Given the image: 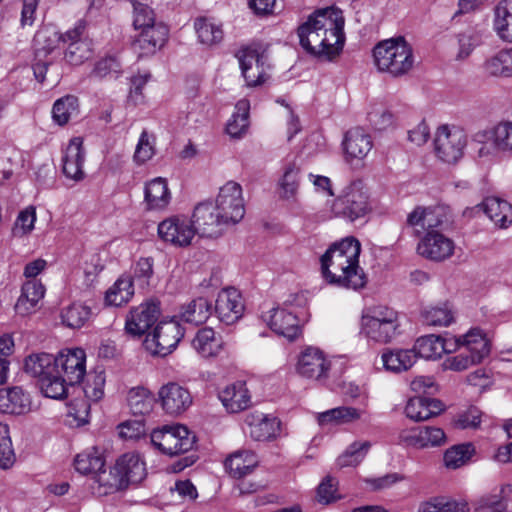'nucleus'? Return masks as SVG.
Instances as JSON below:
<instances>
[{
  "instance_id": "f257e3e1",
  "label": "nucleus",
  "mask_w": 512,
  "mask_h": 512,
  "mask_svg": "<svg viewBox=\"0 0 512 512\" xmlns=\"http://www.w3.org/2000/svg\"><path fill=\"white\" fill-rule=\"evenodd\" d=\"M344 23L345 19L339 8L318 9L298 27L299 43L308 54L332 61L344 47Z\"/></svg>"
},
{
  "instance_id": "f03ea898",
  "label": "nucleus",
  "mask_w": 512,
  "mask_h": 512,
  "mask_svg": "<svg viewBox=\"0 0 512 512\" xmlns=\"http://www.w3.org/2000/svg\"><path fill=\"white\" fill-rule=\"evenodd\" d=\"M441 343L443 354L459 351L456 356L449 357L444 362L445 367L453 371L466 370L480 363L490 353V341L478 328H472L458 337H441Z\"/></svg>"
},
{
  "instance_id": "7ed1b4c3",
  "label": "nucleus",
  "mask_w": 512,
  "mask_h": 512,
  "mask_svg": "<svg viewBox=\"0 0 512 512\" xmlns=\"http://www.w3.org/2000/svg\"><path fill=\"white\" fill-rule=\"evenodd\" d=\"M374 63L394 77L408 73L414 64L413 50L403 37L379 42L373 49Z\"/></svg>"
},
{
  "instance_id": "20e7f679",
  "label": "nucleus",
  "mask_w": 512,
  "mask_h": 512,
  "mask_svg": "<svg viewBox=\"0 0 512 512\" xmlns=\"http://www.w3.org/2000/svg\"><path fill=\"white\" fill-rule=\"evenodd\" d=\"M146 477V466L140 455L130 452L122 455L108 473V479L100 476V485L121 490L129 484H138Z\"/></svg>"
},
{
  "instance_id": "39448f33",
  "label": "nucleus",
  "mask_w": 512,
  "mask_h": 512,
  "mask_svg": "<svg viewBox=\"0 0 512 512\" xmlns=\"http://www.w3.org/2000/svg\"><path fill=\"white\" fill-rule=\"evenodd\" d=\"M399 327L397 312L384 306H376L362 316V332L379 343L390 342Z\"/></svg>"
},
{
  "instance_id": "423d86ee",
  "label": "nucleus",
  "mask_w": 512,
  "mask_h": 512,
  "mask_svg": "<svg viewBox=\"0 0 512 512\" xmlns=\"http://www.w3.org/2000/svg\"><path fill=\"white\" fill-rule=\"evenodd\" d=\"M332 212L350 221L362 218L371 211L368 190L360 180L345 187L333 201Z\"/></svg>"
},
{
  "instance_id": "0eeeda50",
  "label": "nucleus",
  "mask_w": 512,
  "mask_h": 512,
  "mask_svg": "<svg viewBox=\"0 0 512 512\" xmlns=\"http://www.w3.org/2000/svg\"><path fill=\"white\" fill-rule=\"evenodd\" d=\"M151 442L163 454L175 456L190 451L196 436L183 425L164 426L151 433Z\"/></svg>"
},
{
  "instance_id": "6e6552de",
  "label": "nucleus",
  "mask_w": 512,
  "mask_h": 512,
  "mask_svg": "<svg viewBox=\"0 0 512 512\" xmlns=\"http://www.w3.org/2000/svg\"><path fill=\"white\" fill-rule=\"evenodd\" d=\"M467 145L465 132L456 126L442 125L437 129L434 139L436 156L445 163L454 164L463 156Z\"/></svg>"
},
{
  "instance_id": "1a4fd4ad",
  "label": "nucleus",
  "mask_w": 512,
  "mask_h": 512,
  "mask_svg": "<svg viewBox=\"0 0 512 512\" xmlns=\"http://www.w3.org/2000/svg\"><path fill=\"white\" fill-rule=\"evenodd\" d=\"M321 272L325 281L336 287L360 290L367 284V275L359 262L321 264Z\"/></svg>"
},
{
  "instance_id": "9d476101",
  "label": "nucleus",
  "mask_w": 512,
  "mask_h": 512,
  "mask_svg": "<svg viewBox=\"0 0 512 512\" xmlns=\"http://www.w3.org/2000/svg\"><path fill=\"white\" fill-rule=\"evenodd\" d=\"M183 336L184 332L178 321H161L153 333L146 336L143 345L152 355L164 357L176 348Z\"/></svg>"
},
{
  "instance_id": "9b49d317",
  "label": "nucleus",
  "mask_w": 512,
  "mask_h": 512,
  "mask_svg": "<svg viewBox=\"0 0 512 512\" xmlns=\"http://www.w3.org/2000/svg\"><path fill=\"white\" fill-rule=\"evenodd\" d=\"M214 206L224 223H238L245 215L241 185L234 181L226 182L220 187Z\"/></svg>"
},
{
  "instance_id": "f8f14e48",
  "label": "nucleus",
  "mask_w": 512,
  "mask_h": 512,
  "mask_svg": "<svg viewBox=\"0 0 512 512\" xmlns=\"http://www.w3.org/2000/svg\"><path fill=\"white\" fill-rule=\"evenodd\" d=\"M330 369V360L316 347H307L298 356L296 372L303 378L321 382L328 378Z\"/></svg>"
},
{
  "instance_id": "ddd939ff",
  "label": "nucleus",
  "mask_w": 512,
  "mask_h": 512,
  "mask_svg": "<svg viewBox=\"0 0 512 512\" xmlns=\"http://www.w3.org/2000/svg\"><path fill=\"white\" fill-rule=\"evenodd\" d=\"M158 235L176 247H188L192 244L196 229L188 218L172 216L159 223Z\"/></svg>"
},
{
  "instance_id": "4468645a",
  "label": "nucleus",
  "mask_w": 512,
  "mask_h": 512,
  "mask_svg": "<svg viewBox=\"0 0 512 512\" xmlns=\"http://www.w3.org/2000/svg\"><path fill=\"white\" fill-rule=\"evenodd\" d=\"M84 30L85 26L78 23L60 37L65 47L64 59L70 65H81L92 56L91 44L83 38Z\"/></svg>"
},
{
  "instance_id": "2eb2a0df",
  "label": "nucleus",
  "mask_w": 512,
  "mask_h": 512,
  "mask_svg": "<svg viewBox=\"0 0 512 512\" xmlns=\"http://www.w3.org/2000/svg\"><path fill=\"white\" fill-rule=\"evenodd\" d=\"M55 364L70 386L79 384L86 375V354L81 348L61 351L55 357Z\"/></svg>"
},
{
  "instance_id": "dca6fc26",
  "label": "nucleus",
  "mask_w": 512,
  "mask_h": 512,
  "mask_svg": "<svg viewBox=\"0 0 512 512\" xmlns=\"http://www.w3.org/2000/svg\"><path fill=\"white\" fill-rule=\"evenodd\" d=\"M158 397L163 410L172 416L182 414L193 402L190 391L175 382L163 385L158 391Z\"/></svg>"
},
{
  "instance_id": "f3484780",
  "label": "nucleus",
  "mask_w": 512,
  "mask_h": 512,
  "mask_svg": "<svg viewBox=\"0 0 512 512\" xmlns=\"http://www.w3.org/2000/svg\"><path fill=\"white\" fill-rule=\"evenodd\" d=\"M196 229V234L202 237H215L220 233V227L227 225L224 219L211 202L199 203L195 208L190 220Z\"/></svg>"
},
{
  "instance_id": "a211bd4d",
  "label": "nucleus",
  "mask_w": 512,
  "mask_h": 512,
  "mask_svg": "<svg viewBox=\"0 0 512 512\" xmlns=\"http://www.w3.org/2000/svg\"><path fill=\"white\" fill-rule=\"evenodd\" d=\"M454 249V241L440 232L426 233L417 246L419 255L436 262L451 257Z\"/></svg>"
},
{
  "instance_id": "6ab92c4d",
  "label": "nucleus",
  "mask_w": 512,
  "mask_h": 512,
  "mask_svg": "<svg viewBox=\"0 0 512 512\" xmlns=\"http://www.w3.org/2000/svg\"><path fill=\"white\" fill-rule=\"evenodd\" d=\"M160 309L157 303L147 302L132 309L126 317L125 331L133 337H140L157 321Z\"/></svg>"
},
{
  "instance_id": "aec40b11",
  "label": "nucleus",
  "mask_w": 512,
  "mask_h": 512,
  "mask_svg": "<svg viewBox=\"0 0 512 512\" xmlns=\"http://www.w3.org/2000/svg\"><path fill=\"white\" fill-rule=\"evenodd\" d=\"M167 37L168 27L162 22H158L135 36L131 44L132 49L140 57L153 55L164 46Z\"/></svg>"
},
{
  "instance_id": "412c9836",
  "label": "nucleus",
  "mask_w": 512,
  "mask_h": 512,
  "mask_svg": "<svg viewBox=\"0 0 512 512\" xmlns=\"http://www.w3.org/2000/svg\"><path fill=\"white\" fill-rule=\"evenodd\" d=\"M244 308L239 291L235 288H227L219 292L214 311L221 322L231 325L242 317Z\"/></svg>"
},
{
  "instance_id": "4be33fe9",
  "label": "nucleus",
  "mask_w": 512,
  "mask_h": 512,
  "mask_svg": "<svg viewBox=\"0 0 512 512\" xmlns=\"http://www.w3.org/2000/svg\"><path fill=\"white\" fill-rule=\"evenodd\" d=\"M360 252L361 244L359 240L350 236L333 243L322 255L320 262L324 265L331 263H355L359 262Z\"/></svg>"
},
{
  "instance_id": "5701e85b",
  "label": "nucleus",
  "mask_w": 512,
  "mask_h": 512,
  "mask_svg": "<svg viewBox=\"0 0 512 512\" xmlns=\"http://www.w3.org/2000/svg\"><path fill=\"white\" fill-rule=\"evenodd\" d=\"M85 161V151L83 140L80 137H74L70 140L62 157V171L64 175L76 182L85 178L83 164Z\"/></svg>"
},
{
  "instance_id": "b1692460",
  "label": "nucleus",
  "mask_w": 512,
  "mask_h": 512,
  "mask_svg": "<svg viewBox=\"0 0 512 512\" xmlns=\"http://www.w3.org/2000/svg\"><path fill=\"white\" fill-rule=\"evenodd\" d=\"M245 423L249 427V435L255 441H269L280 434L281 422L277 417L263 413L247 415Z\"/></svg>"
},
{
  "instance_id": "393cba45",
  "label": "nucleus",
  "mask_w": 512,
  "mask_h": 512,
  "mask_svg": "<svg viewBox=\"0 0 512 512\" xmlns=\"http://www.w3.org/2000/svg\"><path fill=\"white\" fill-rule=\"evenodd\" d=\"M242 74L247 82L248 86H256L262 84L264 79L263 72V56L255 49L244 48L241 49L237 54Z\"/></svg>"
},
{
  "instance_id": "a878e982",
  "label": "nucleus",
  "mask_w": 512,
  "mask_h": 512,
  "mask_svg": "<svg viewBox=\"0 0 512 512\" xmlns=\"http://www.w3.org/2000/svg\"><path fill=\"white\" fill-rule=\"evenodd\" d=\"M219 399L230 413H238L247 409L251 403V395L246 383L237 381L227 385L219 392Z\"/></svg>"
},
{
  "instance_id": "bb28decb",
  "label": "nucleus",
  "mask_w": 512,
  "mask_h": 512,
  "mask_svg": "<svg viewBox=\"0 0 512 512\" xmlns=\"http://www.w3.org/2000/svg\"><path fill=\"white\" fill-rule=\"evenodd\" d=\"M270 328L289 340H294L301 333L298 317L286 309H273L269 317Z\"/></svg>"
},
{
  "instance_id": "cd10ccee",
  "label": "nucleus",
  "mask_w": 512,
  "mask_h": 512,
  "mask_svg": "<svg viewBox=\"0 0 512 512\" xmlns=\"http://www.w3.org/2000/svg\"><path fill=\"white\" fill-rule=\"evenodd\" d=\"M444 410L443 403L434 398L413 397L405 407L406 416L414 421L427 420Z\"/></svg>"
},
{
  "instance_id": "c85d7f7f",
  "label": "nucleus",
  "mask_w": 512,
  "mask_h": 512,
  "mask_svg": "<svg viewBox=\"0 0 512 512\" xmlns=\"http://www.w3.org/2000/svg\"><path fill=\"white\" fill-rule=\"evenodd\" d=\"M171 200V193L164 178L149 181L144 190V203L147 210H163Z\"/></svg>"
},
{
  "instance_id": "c756f323",
  "label": "nucleus",
  "mask_w": 512,
  "mask_h": 512,
  "mask_svg": "<svg viewBox=\"0 0 512 512\" xmlns=\"http://www.w3.org/2000/svg\"><path fill=\"white\" fill-rule=\"evenodd\" d=\"M30 397L21 387L0 389V412L24 414L30 409Z\"/></svg>"
},
{
  "instance_id": "7c9ffc66",
  "label": "nucleus",
  "mask_w": 512,
  "mask_h": 512,
  "mask_svg": "<svg viewBox=\"0 0 512 512\" xmlns=\"http://www.w3.org/2000/svg\"><path fill=\"white\" fill-rule=\"evenodd\" d=\"M74 466L79 473L92 475L99 484L100 476L108 479V474L104 469L105 461L95 448L79 453L74 460Z\"/></svg>"
},
{
  "instance_id": "2f4dec72",
  "label": "nucleus",
  "mask_w": 512,
  "mask_h": 512,
  "mask_svg": "<svg viewBox=\"0 0 512 512\" xmlns=\"http://www.w3.org/2000/svg\"><path fill=\"white\" fill-rule=\"evenodd\" d=\"M343 145L346 154L356 159L364 158L373 146L370 135L359 128L352 129L346 133Z\"/></svg>"
},
{
  "instance_id": "473e14b6",
  "label": "nucleus",
  "mask_w": 512,
  "mask_h": 512,
  "mask_svg": "<svg viewBox=\"0 0 512 512\" xmlns=\"http://www.w3.org/2000/svg\"><path fill=\"white\" fill-rule=\"evenodd\" d=\"M485 214L500 228L512 224V205L497 197H488L482 203Z\"/></svg>"
},
{
  "instance_id": "72a5a7b5",
  "label": "nucleus",
  "mask_w": 512,
  "mask_h": 512,
  "mask_svg": "<svg viewBox=\"0 0 512 512\" xmlns=\"http://www.w3.org/2000/svg\"><path fill=\"white\" fill-rule=\"evenodd\" d=\"M421 316L423 322L429 326H449L455 321V309L448 301L439 302L425 307Z\"/></svg>"
},
{
  "instance_id": "f704fd0d",
  "label": "nucleus",
  "mask_w": 512,
  "mask_h": 512,
  "mask_svg": "<svg viewBox=\"0 0 512 512\" xmlns=\"http://www.w3.org/2000/svg\"><path fill=\"white\" fill-rule=\"evenodd\" d=\"M381 359L387 371L400 373L407 371L415 364L416 354L412 349H394L385 351Z\"/></svg>"
},
{
  "instance_id": "c9c22d12",
  "label": "nucleus",
  "mask_w": 512,
  "mask_h": 512,
  "mask_svg": "<svg viewBox=\"0 0 512 512\" xmlns=\"http://www.w3.org/2000/svg\"><path fill=\"white\" fill-rule=\"evenodd\" d=\"M195 350L203 357L216 356L222 349V339L211 328L200 329L192 341Z\"/></svg>"
},
{
  "instance_id": "e433bc0d",
  "label": "nucleus",
  "mask_w": 512,
  "mask_h": 512,
  "mask_svg": "<svg viewBox=\"0 0 512 512\" xmlns=\"http://www.w3.org/2000/svg\"><path fill=\"white\" fill-rule=\"evenodd\" d=\"M257 465L253 452L238 451L230 455L225 461V467L234 478H241L251 473Z\"/></svg>"
},
{
  "instance_id": "4c0bfd02",
  "label": "nucleus",
  "mask_w": 512,
  "mask_h": 512,
  "mask_svg": "<svg viewBox=\"0 0 512 512\" xmlns=\"http://www.w3.org/2000/svg\"><path fill=\"white\" fill-rule=\"evenodd\" d=\"M24 368L28 374L39 379V384L45 376L58 371L55 357L47 353L30 355L25 360Z\"/></svg>"
},
{
  "instance_id": "58836bf2",
  "label": "nucleus",
  "mask_w": 512,
  "mask_h": 512,
  "mask_svg": "<svg viewBox=\"0 0 512 512\" xmlns=\"http://www.w3.org/2000/svg\"><path fill=\"white\" fill-rule=\"evenodd\" d=\"M212 311V303L205 297H198L183 307L181 317L185 322L199 325L209 319Z\"/></svg>"
},
{
  "instance_id": "ea45409f",
  "label": "nucleus",
  "mask_w": 512,
  "mask_h": 512,
  "mask_svg": "<svg viewBox=\"0 0 512 512\" xmlns=\"http://www.w3.org/2000/svg\"><path fill=\"white\" fill-rule=\"evenodd\" d=\"M235 109L236 112L226 125V131L231 137L240 138L249 126L250 103L247 99H241L237 102Z\"/></svg>"
},
{
  "instance_id": "a19ab883",
  "label": "nucleus",
  "mask_w": 512,
  "mask_h": 512,
  "mask_svg": "<svg viewBox=\"0 0 512 512\" xmlns=\"http://www.w3.org/2000/svg\"><path fill=\"white\" fill-rule=\"evenodd\" d=\"M494 28L503 40L512 42V0H502L496 6Z\"/></svg>"
},
{
  "instance_id": "79ce46f5",
  "label": "nucleus",
  "mask_w": 512,
  "mask_h": 512,
  "mask_svg": "<svg viewBox=\"0 0 512 512\" xmlns=\"http://www.w3.org/2000/svg\"><path fill=\"white\" fill-rule=\"evenodd\" d=\"M91 315L90 307L78 302L70 304L61 311L62 323L71 329L83 327Z\"/></svg>"
},
{
  "instance_id": "37998d69",
  "label": "nucleus",
  "mask_w": 512,
  "mask_h": 512,
  "mask_svg": "<svg viewBox=\"0 0 512 512\" xmlns=\"http://www.w3.org/2000/svg\"><path fill=\"white\" fill-rule=\"evenodd\" d=\"M134 294L133 279L130 276L120 277L106 292V302L109 305L121 306L127 303Z\"/></svg>"
},
{
  "instance_id": "c03bdc74",
  "label": "nucleus",
  "mask_w": 512,
  "mask_h": 512,
  "mask_svg": "<svg viewBox=\"0 0 512 512\" xmlns=\"http://www.w3.org/2000/svg\"><path fill=\"white\" fill-rule=\"evenodd\" d=\"M78 98L74 95H66L55 101L52 108V118L58 125L63 126L78 114Z\"/></svg>"
},
{
  "instance_id": "a18cd8bd",
  "label": "nucleus",
  "mask_w": 512,
  "mask_h": 512,
  "mask_svg": "<svg viewBox=\"0 0 512 512\" xmlns=\"http://www.w3.org/2000/svg\"><path fill=\"white\" fill-rule=\"evenodd\" d=\"M486 72L495 77H512V49L502 50L485 63Z\"/></svg>"
},
{
  "instance_id": "49530a36",
  "label": "nucleus",
  "mask_w": 512,
  "mask_h": 512,
  "mask_svg": "<svg viewBox=\"0 0 512 512\" xmlns=\"http://www.w3.org/2000/svg\"><path fill=\"white\" fill-rule=\"evenodd\" d=\"M127 402L132 414L143 416L152 410L154 399L146 388L135 387L128 392Z\"/></svg>"
},
{
  "instance_id": "de8ad7c7",
  "label": "nucleus",
  "mask_w": 512,
  "mask_h": 512,
  "mask_svg": "<svg viewBox=\"0 0 512 512\" xmlns=\"http://www.w3.org/2000/svg\"><path fill=\"white\" fill-rule=\"evenodd\" d=\"M443 346L441 336L427 335L416 340L412 350L415 351L416 359L418 357L425 359H436L443 355Z\"/></svg>"
},
{
  "instance_id": "09e8293b",
  "label": "nucleus",
  "mask_w": 512,
  "mask_h": 512,
  "mask_svg": "<svg viewBox=\"0 0 512 512\" xmlns=\"http://www.w3.org/2000/svg\"><path fill=\"white\" fill-rule=\"evenodd\" d=\"M42 393L52 399H62L68 394V386L66 378L60 374V370L45 376L39 384Z\"/></svg>"
},
{
  "instance_id": "8fccbe9b",
  "label": "nucleus",
  "mask_w": 512,
  "mask_h": 512,
  "mask_svg": "<svg viewBox=\"0 0 512 512\" xmlns=\"http://www.w3.org/2000/svg\"><path fill=\"white\" fill-rule=\"evenodd\" d=\"M457 53L456 60H464L470 56L473 50L480 45L481 35L473 27H467L456 34Z\"/></svg>"
},
{
  "instance_id": "3c124183",
  "label": "nucleus",
  "mask_w": 512,
  "mask_h": 512,
  "mask_svg": "<svg viewBox=\"0 0 512 512\" xmlns=\"http://www.w3.org/2000/svg\"><path fill=\"white\" fill-rule=\"evenodd\" d=\"M475 448L472 443H463L449 448L444 454V463L447 468L457 469L469 462Z\"/></svg>"
},
{
  "instance_id": "603ef678",
  "label": "nucleus",
  "mask_w": 512,
  "mask_h": 512,
  "mask_svg": "<svg viewBox=\"0 0 512 512\" xmlns=\"http://www.w3.org/2000/svg\"><path fill=\"white\" fill-rule=\"evenodd\" d=\"M195 29L200 42L206 45L219 43L223 38L221 26L206 18L197 19Z\"/></svg>"
},
{
  "instance_id": "864d4df0",
  "label": "nucleus",
  "mask_w": 512,
  "mask_h": 512,
  "mask_svg": "<svg viewBox=\"0 0 512 512\" xmlns=\"http://www.w3.org/2000/svg\"><path fill=\"white\" fill-rule=\"evenodd\" d=\"M370 447L371 443L369 441L352 443L348 449L338 457V466L343 468L358 465L364 459Z\"/></svg>"
},
{
  "instance_id": "5fc2aeb1",
  "label": "nucleus",
  "mask_w": 512,
  "mask_h": 512,
  "mask_svg": "<svg viewBox=\"0 0 512 512\" xmlns=\"http://www.w3.org/2000/svg\"><path fill=\"white\" fill-rule=\"evenodd\" d=\"M504 487H502L498 494H487L480 497L474 503L475 512H505L507 503L503 496Z\"/></svg>"
},
{
  "instance_id": "6e6d98bb",
  "label": "nucleus",
  "mask_w": 512,
  "mask_h": 512,
  "mask_svg": "<svg viewBox=\"0 0 512 512\" xmlns=\"http://www.w3.org/2000/svg\"><path fill=\"white\" fill-rule=\"evenodd\" d=\"M492 141L497 150L512 153V122H502L492 129Z\"/></svg>"
},
{
  "instance_id": "4d7b16f0",
  "label": "nucleus",
  "mask_w": 512,
  "mask_h": 512,
  "mask_svg": "<svg viewBox=\"0 0 512 512\" xmlns=\"http://www.w3.org/2000/svg\"><path fill=\"white\" fill-rule=\"evenodd\" d=\"M36 221L35 207L29 206L22 210L13 225L12 234L14 237L21 238L29 234L34 229Z\"/></svg>"
},
{
  "instance_id": "13d9d810",
  "label": "nucleus",
  "mask_w": 512,
  "mask_h": 512,
  "mask_svg": "<svg viewBox=\"0 0 512 512\" xmlns=\"http://www.w3.org/2000/svg\"><path fill=\"white\" fill-rule=\"evenodd\" d=\"M105 373L103 370L94 371L87 374L86 384L83 392L86 398L98 401L104 394Z\"/></svg>"
},
{
  "instance_id": "bf43d9fd",
  "label": "nucleus",
  "mask_w": 512,
  "mask_h": 512,
  "mask_svg": "<svg viewBox=\"0 0 512 512\" xmlns=\"http://www.w3.org/2000/svg\"><path fill=\"white\" fill-rule=\"evenodd\" d=\"M15 462V453L7 425L0 424V468L8 469Z\"/></svg>"
},
{
  "instance_id": "052dcab7",
  "label": "nucleus",
  "mask_w": 512,
  "mask_h": 512,
  "mask_svg": "<svg viewBox=\"0 0 512 512\" xmlns=\"http://www.w3.org/2000/svg\"><path fill=\"white\" fill-rule=\"evenodd\" d=\"M134 20L133 25L136 30H144L150 25L158 24L155 21L154 11L146 4L134 1Z\"/></svg>"
},
{
  "instance_id": "680f3d73",
  "label": "nucleus",
  "mask_w": 512,
  "mask_h": 512,
  "mask_svg": "<svg viewBox=\"0 0 512 512\" xmlns=\"http://www.w3.org/2000/svg\"><path fill=\"white\" fill-rule=\"evenodd\" d=\"M122 72L119 60L114 56H108L100 59L92 71V76L96 78L114 77L117 78Z\"/></svg>"
},
{
  "instance_id": "e2e57ef3",
  "label": "nucleus",
  "mask_w": 512,
  "mask_h": 512,
  "mask_svg": "<svg viewBox=\"0 0 512 512\" xmlns=\"http://www.w3.org/2000/svg\"><path fill=\"white\" fill-rule=\"evenodd\" d=\"M404 228L410 229L412 234L420 237L427 233L425 207L418 206L407 215Z\"/></svg>"
},
{
  "instance_id": "0e129e2a",
  "label": "nucleus",
  "mask_w": 512,
  "mask_h": 512,
  "mask_svg": "<svg viewBox=\"0 0 512 512\" xmlns=\"http://www.w3.org/2000/svg\"><path fill=\"white\" fill-rule=\"evenodd\" d=\"M298 174L299 170L295 165H289L283 175L280 183L281 196L289 199L294 197L298 190Z\"/></svg>"
},
{
  "instance_id": "69168bd1",
  "label": "nucleus",
  "mask_w": 512,
  "mask_h": 512,
  "mask_svg": "<svg viewBox=\"0 0 512 512\" xmlns=\"http://www.w3.org/2000/svg\"><path fill=\"white\" fill-rule=\"evenodd\" d=\"M370 123L378 130L386 129L394 123V115L386 107L376 105L368 113Z\"/></svg>"
},
{
  "instance_id": "338daca9",
  "label": "nucleus",
  "mask_w": 512,
  "mask_h": 512,
  "mask_svg": "<svg viewBox=\"0 0 512 512\" xmlns=\"http://www.w3.org/2000/svg\"><path fill=\"white\" fill-rule=\"evenodd\" d=\"M337 480L331 476L325 477L317 488V499L322 504H329L336 501L340 496L336 495Z\"/></svg>"
},
{
  "instance_id": "774afa93",
  "label": "nucleus",
  "mask_w": 512,
  "mask_h": 512,
  "mask_svg": "<svg viewBox=\"0 0 512 512\" xmlns=\"http://www.w3.org/2000/svg\"><path fill=\"white\" fill-rule=\"evenodd\" d=\"M151 75L149 73L139 74L131 78L130 92L127 97V103L132 106H137L144 101L142 93L143 87L147 84Z\"/></svg>"
}]
</instances>
